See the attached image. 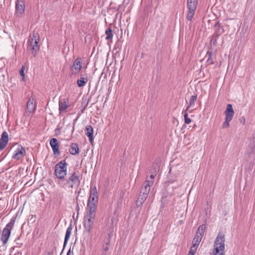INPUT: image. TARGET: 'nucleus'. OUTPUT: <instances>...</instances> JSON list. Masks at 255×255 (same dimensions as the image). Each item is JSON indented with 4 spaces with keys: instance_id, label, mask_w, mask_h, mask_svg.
<instances>
[{
    "instance_id": "27",
    "label": "nucleus",
    "mask_w": 255,
    "mask_h": 255,
    "mask_svg": "<svg viewBox=\"0 0 255 255\" xmlns=\"http://www.w3.org/2000/svg\"><path fill=\"white\" fill-rule=\"evenodd\" d=\"M105 34L106 35V39L110 40L112 39L113 37V31L111 27H108L105 31Z\"/></svg>"
},
{
    "instance_id": "29",
    "label": "nucleus",
    "mask_w": 255,
    "mask_h": 255,
    "mask_svg": "<svg viewBox=\"0 0 255 255\" xmlns=\"http://www.w3.org/2000/svg\"><path fill=\"white\" fill-rule=\"evenodd\" d=\"M195 10H192V9H188V12L187 13V19L191 21L193 19V17L194 15Z\"/></svg>"
},
{
    "instance_id": "23",
    "label": "nucleus",
    "mask_w": 255,
    "mask_h": 255,
    "mask_svg": "<svg viewBox=\"0 0 255 255\" xmlns=\"http://www.w3.org/2000/svg\"><path fill=\"white\" fill-rule=\"evenodd\" d=\"M202 237H201V235H199L198 234H196L195 236L194 237L193 240V245L194 246V247H198L200 243L201 242Z\"/></svg>"
},
{
    "instance_id": "44",
    "label": "nucleus",
    "mask_w": 255,
    "mask_h": 255,
    "mask_svg": "<svg viewBox=\"0 0 255 255\" xmlns=\"http://www.w3.org/2000/svg\"><path fill=\"white\" fill-rule=\"evenodd\" d=\"M254 148H255V145H254V146H253V148H252V151H254Z\"/></svg>"
},
{
    "instance_id": "34",
    "label": "nucleus",
    "mask_w": 255,
    "mask_h": 255,
    "mask_svg": "<svg viewBox=\"0 0 255 255\" xmlns=\"http://www.w3.org/2000/svg\"><path fill=\"white\" fill-rule=\"evenodd\" d=\"M24 69H25V67L24 66H22L21 69L20 70V71H19L20 75L22 77V79L23 81L24 80Z\"/></svg>"
},
{
    "instance_id": "37",
    "label": "nucleus",
    "mask_w": 255,
    "mask_h": 255,
    "mask_svg": "<svg viewBox=\"0 0 255 255\" xmlns=\"http://www.w3.org/2000/svg\"><path fill=\"white\" fill-rule=\"evenodd\" d=\"M212 52L208 51L207 52L206 56L208 57V59H211L212 58Z\"/></svg>"
},
{
    "instance_id": "26",
    "label": "nucleus",
    "mask_w": 255,
    "mask_h": 255,
    "mask_svg": "<svg viewBox=\"0 0 255 255\" xmlns=\"http://www.w3.org/2000/svg\"><path fill=\"white\" fill-rule=\"evenodd\" d=\"M206 227L205 225L202 224V225H200L197 230L196 234H197V235L198 234L199 235H201V237H203V236L204 234V233L206 231Z\"/></svg>"
},
{
    "instance_id": "24",
    "label": "nucleus",
    "mask_w": 255,
    "mask_h": 255,
    "mask_svg": "<svg viewBox=\"0 0 255 255\" xmlns=\"http://www.w3.org/2000/svg\"><path fill=\"white\" fill-rule=\"evenodd\" d=\"M109 237L107 239L106 242L103 245V252L107 253L109 249L110 244L111 243V236L108 235Z\"/></svg>"
},
{
    "instance_id": "20",
    "label": "nucleus",
    "mask_w": 255,
    "mask_h": 255,
    "mask_svg": "<svg viewBox=\"0 0 255 255\" xmlns=\"http://www.w3.org/2000/svg\"><path fill=\"white\" fill-rule=\"evenodd\" d=\"M69 152L72 155H76L79 152L78 145L76 143H72L69 149Z\"/></svg>"
},
{
    "instance_id": "25",
    "label": "nucleus",
    "mask_w": 255,
    "mask_h": 255,
    "mask_svg": "<svg viewBox=\"0 0 255 255\" xmlns=\"http://www.w3.org/2000/svg\"><path fill=\"white\" fill-rule=\"evenodd\" d=\"M83 225L86 232H87L88 233H90L92 232L93 224L84 221Z\"/></svg>"
},
{
    "instance_id": "38",
    "label": "nucleus",
    "mask_w": 255,
    "mask_h": 255,
    "mask_svg": "<svg viewBox=\"0 0 255 255\" xmlns=\"http://www.w3.org/2000/svg\"><path fill=\"white\" fill-rule=\"evenodd\" d=\"M208 64H213L214 61L212 58L211 59H207V60L206 61Z\"/></svg>"
},
{
    "instance_id": "14",
    "label": "nucleus",
    "mask_w": 255,
    "mask_h": 255,
    "mask_svg": "<svg viewBox=\"0 0 255 255\" xmlns=\"http://www.w3.org/2000/svg\"><path fill=\"white\" fill-rule=\"evenodd\" d=\"M216 28L215 31L213 35V37H219L224 32V29L223 26H221L219 22H216L214 25Z\"/></svg>"
},
{
    "instance_id": "19",
    "label": "nucleus",
    "mask_w": 255,
    "mask_h": 255,
    "mask_svg": "<svg viewBox=\"0 0 255 255\" xmlns=\"http://www.w3.org/2000/svg\"><path fill=\"white\" fill-rule=\"evenodd\" d=\"M88 81V76L87 74H85L83 75V77H82V75L81 76L80 78L78 79L77 83L78 87H82L85 86Z\"/></svg>"
},
{
    "instance_id": "32",
    "label": "nucleus",
    "mask_w": 255,
    "mask_h": 255,
    "mask_svg": "<svg viewBox=\"0 0 255 255\" xmlns=\"http://www.w3.org/2000/svg\"><path fill=\"white\" fill-rule=\"evenodd\" d=\"M95 219V217L85 216L84 221L87 222L88 223H91L92 224H94Z\"/></svg>"
},
{
    "instance_id": "1",
    "label": "nucleus",
    "mask_w": 255,
    "mask_h": 255,
    "mask_svg": "<svg viewBox=\"0 0 255 255\" xmlns=\"http://www.w3.org/2000/svg\"><path fill=\"white\" fill-rule=\"evenodd\" d=\"M225 242L224 235L219 233L214 244L213 255H224Z\"/></svg>"
},
{
    "instance_id": "12",
    "label": "nucleus",
    "mask_w": 255,
    "mask_h": 255,
    "mask_svg": "<svg viewBox=\"0 0 255 255\" xmlns=\"http://www.w3.org/2000/svg\"><path fill=\"white\" fill-rule=\"evenodd\" d=\"M8 142V135L6 131H3L0 138V150H3Z\"/></svg>"
},
{
    "instance_id": "8",
    "label": "nucleus",
    "mask_w": 255,
    "mask_h": 255,
    "mask_svg": "<svg viewBox=\"0 0 255 255\" xmlns=\"http://www.w3.org/2000/svg\"><path fill=\"white\" fill-rule=\"evenodd\" d=\"M98 201V195L97 187L94 186L91 188L90 193V196L89 197L87 205L97 206V204Z\"/></svg>"
},
{
    "instance_id": "41",
    "label": "nucleus",
    "mask_w": 255,
    "mask_h": 255,
    "mask_svg": "<svg viewBox=\"0 0 255 255\" xmlns=\"http://www.w3.org/2000/svg\"><path fill=\"white\" fill-rule=\"evenodd\" d=\"M55 132H56V133H57L58 132L59 133L60 132V129L56 128L55 129Z\"/></svg>"
},
{
    "instance_id": "13",
    "label": "nucleus",
    "mask_w": 255,
    "mask_h": 255,
    "mask_svg": "<svg viewBox=\"0 0 255 255\" xmlns=\"http://www.w3.org/2000/svg\"><path fill=\"white\" fill-rule=\"evenodd\" d=\"M50 145L53 150L54 154H60L59 143L56 138H51L50 140Z\"/></svg>"
},
{
    "instance_id": "28",
    "label": "nucleus",
    "mask_w": 255,
    "mask_h": 255,
    "mask_svg": "<svg viewBox=\"0 0 255 255\" xmlns=\"http://www.w3.org/2000/svg\"><path fill=\"white\" fill-rule=\"evenodd\" d=\"M197 100V95H192L190 100L189 105L187 106L186 111L188 110L190 107L194 106L195 101Z\"/></svg>"
},
{
    "instance_id": "3",
    "label": "nucleus",
    "mask_w": 255,
    "mask_h": 255,
    "mask_svg": "<svg viewBox=\"0 0 255 255\" xmlns=\"http://www.w3.org/2000/svg\"><path fill=\"white\" fill-rule=\"evenodd\" d=\"M148 183L149 181H147V182H144L142 184L138 198L136 201V205L137 207L142 206L148 196L151 186ZM149 183L150 182H149Z\"/></svg>"
},
{
    "instance_id": "39",
    "label": "nucleus",
    "mask_w": 255,
    "mask_h": 255,
    "mask_svg": "<svg viewBox=\"0 0 255 255\" xmlns=\"http://www.w3.org/2000/svg\"><path fill=\"white\" fill-rule=\"evenodd\" d=\"M253 166H254V163H253V162H250V167H249V168H250L251 169H252L253 168Z\"/></svg>"
},
{
    "instance_id": "35",
    "label": "nucleus",
    "mask_w": 255,
    "mask_h": 255,
    "mask_svg": "<svg viewBox=\"0 0 255 255\" xmlns=\"http://www.w3.org/2000/svg\"><path fill=\"white\" fill-rule=\"evenodd\" d=\"M241 123L243 124V125H245L246 124V118L244 117H242L239 120Z\"/></svg>"
},
{
    "instance_id": "4",
    "label": "nucleus",
    "mask_w": 255,
    "mask_h": 255,
    "mask_svg": "<svg viewBox=\"0 0 255 255\" xmlns=\"http://www.w3.org/2000/svg\"><path fill=\"white\" fill-rule=\"evenodd\" d=\"M67 165L65 159L55 165L54 174L58 179H63L65 177L67 174Z\"/></svg>"
},
{
    "instance_id": "17",
    "label": "nucleus",
    "mask_w": 255,
    "mask_h": 255,
    "mask_svg": "<svg viewBox=\"0 0 255 255\" xmlns=\"http://www.w3.org/2000/svg\"><path fill=\"white\" fill-rule=\"evenodd\" d=\"M85 134L87 135V136L89 138V140L91 143L92 144L94 141V136H93V128L90 125H88L85 128Z\"/></svg>"
},
{
    "instance_id": "22",
    "label": "nucleus",
    "mask_w": 255,
    "mask_h": 255,
    "mask_svg": "<svg viewBox=\"0 0 255 255\" xmlns=\"http://www.w3.org/2000/svg\"><path fill=\"white\" fill-rule=\"evenodd\" d=\"M72 230V227L71 226V225H70L66 230V235H65V239H64V247H65V246L66 245V244L67 243V242H68V241L70 237V235L71 234Z\"/></svg>"
},
{
    "instance_id": "7",
    "label": "nucleus",
    "mask_w": 255,
    "mask_h": 255,
    "mask_svg": "<svg viewBox=\"0 0 255 255\" xmlns=\"http://www.w3.org/2000/svg\"><path fill=\"white\" fill-rule=\"evenodd\" d=\"M39 41V35L38 32L34 31L30 39V50L34 56H35L37 52L39 49L38 45Z\"/></svg>"
},
{
    "instance_id": "5",
    "label": "nucleus",
    "mask_w": 255,
    "mask_h": 255,
    "mask_svg": "<svg viewBox=\"0 0 255 255\" xmlns=\"http://www.w3.org/2000/svg\"><path fill=\"white\" fill-rule=\"evenodd\" d=\"M14 223L15 220L13 219H11L10 221L6 225L2 230L0 240L2 241L3 246H5L7 243L11 234V231L13 228Z\"/></svg>"
},
{
    "instance_id": "45",
    "label": "nucleus",
    "mask_w": 255,
    "mask_h": 255,
    "mask_svg": "<svg viewBox=\"0 0 255 255\" xmlns=\"http://www.w3.org/2000/svg\"><path fill=\"white\" fill-rule=\"evenodd\" d=\"M169 186H170V184H168L167 185V187H169Z\"/></svg>"
},
{
    "instance_id": "31",
    "label": "nucleus",
    "mask_w": 255,
    "mask_h": 255,
    "mask_svg": "<svg viewBox=\"0 0 255 255\" xmlns=\"http://www.w3.org/2000/svg\"><path fill=\"white\" fill-rule=\"evenodd\" d=\"M197 248V247H194V246L192 245L187 255H194L196 253Z\"/></svg>"
},
{
    "instance_id": "33",
    "label": "nucleus",
    "mask_w": 255,
    "mask_h": 255,
    "mask_svg": "<svg viewBox=\"0 0 255 255\" xmlns=\"http://www.w3.org/2000/svg\"><path fill=\"white\" fill-rule=\"evenodd\" d=\"M184 118L185 124H189L191 122V120L188 117V114L187 113H185L184 114Z\"/></svg>"
},
{
    "instance_id": "42",
    "label": "nucleus",
    "mask_w": 255,
    "mask_h": 255,
    "mask_svg": "<svg viewBox=\"0 0 255 255\" xmlns=\"http://www.w3.org/2000/svg\"><path fill=\"white\" fill-rule=\"evenodd\" d=\"M101 255H108L107 253L103 252Z\"/></svg>"
},
{
    "instance_id": "40",
    "label": "nucleus",
    "mask_w": 255,
    "mask_h": 255,
    "mask_svg": "<svg viewBox=\"0 0 255 255\" xmlns=\"http://www.w3.org/2000/svg\"><path fill=\"white\" fill-rule=\"evenodd\" d=\"M67 255H71V250H70V249L68 251V252L67 253Z\"/></svg>"
},
{
    "instance_id": "9",
    "label": "nucleus",
    "mask_w": 255,
    "mask_h": 255,
    "mask_svg": "<svg viewBox=\"0 0 255 255\" xmlns=\"http://www.w3.org/2000/svg\"><path fill=\"white\" fill-rule=\"evenodd\" d=\"M25 4L22 0H17L15 4L16 14L18 16H21L24 12Z\"/></svg>"
},
{
    "instance_id": "30",
    "label": "nucleus",
    "mask_w": 255,
    "mask_h": 255,
    "mask_svg": "<svg viewBox=\"0 0 255 255\" xmlns=\"http://www.w3.org/2000/svg\"><path fill=\"white\" fill-rule=\"evenodd\" d=\"M154 177L155 175L154 174H151L150 176H147L145 182H147V181H149L151 182V183L149 182V184L151 186H152L154 182Z\"/></svg>"
},
{
    "instance_id": "2",
    "label": "nucleus",
    "mask_w": 255,
    "mask_h": 255,
    "mask_svg": "<svg viewBox=\"0 0 255 255\" xmlns=\"http://www.w3.org/2000/svg\"><path fill=\"white\" fill-rule=\"evenodd\" d=\"M64 181L65 182L64 186L65 188L72 189L78 187L81 181L79 171L74 170Z\"/></svg>"
},
{
    "instance_id": "43",
    "label": "nucleus",
    "mask_w": 255,
    "mask_h": 255,
    "mask_svg": "<svg viewBox=\"0 0 255 255\" xmlns=\"http://www.w3.org/2000/svg\"><path fill=\"white\" fill-rule=\"evenodd\" d=\"M86 106L84 107V108H83V109L82 110V113H83V112H84V111L85 110V109H86Z\"/></svg>"
},
{
    "instance_id": "21",
    "label": "nucleus",
    "mask_w": 255,
    "mask_h": 255,
    "mask_svg": "<svg viewBox=\"0 0 255 255\" xmlns=\"http://www.w3.org/2000/svg\"><path fill=\"white\" fill-rule=\"evenodd\" d=\"M197 0H187V8L196 10L197 8Z\"/></svg>"
},
{
    "instance_id": "10",
    "label": "nucleus",
    "mask_w": 255,
    "mask_h": 255,
    "mask_svg": "<svg viewBox=\"0 0 255 255\" xmlns=\"http://www.w3.org/2000/svg\"><path fill=\"white\" fill-rule=\"evenodd\" d=\"M25 154V150L24 148L22 146L18 145V147L15 151L12 157L13 159L19 160L24 157Z\"/></svg>"
},
{
    "instance_id": "16",
    "label": "nucleus",
    "mask_w": 255,
    "mask_h": 255,
    "mask_svg": "<svg viewBox=\"0 0 255 255\" xmlns=\"http://www.w3.org/2000/svg\"><path fill=\"white\" fill-rule=\"evenodd\" d=\"M27 109L29 113H32L35 110L36 105L35 102L34 98L31 97L29 99L27 102Z\"/></svg>"
},
{
    "instance_id": "6",
    "label": "nucleus",
    "mask_w": 255,
    "mask_h": 255,
    "mask_svg": "<svg viewBox=\"0 0 255 255\" xmlns=\"http://www.w3.org/2000/svg\"><path fill=\"white\" fill-rule=\"evenodd\" d=\"M234 113L232 105L230 104H228L225 111L226 118L225 121L222 125L223 128H226L230 127V122L232 120Z\"/></svg>"
},
{
    "instance_id": "11",
    "label": "nucleus",
    "mask_w": 255,
    "mask_h": 255,
    "mask_svg": "<svg viewBox=\"0 0 255 255\" xmlns=\"http://www.w3.org/2000/svg\"><path fill=\"white\" fill-rule=\"evenodd\" d=\"M71 70L75 71V74L79 73L82 69V59L78 57L73 62L71 67Z\"/></svg>"
},
{
    "instance_id": "36",
    "label": "nucleus",
    "mask_w": 255,
    "mask_h": 255,
    "mask_svg": "<svg viewBox=\"0 0 255 255\" xmlns=\"http://www.w3.org/2000/svg\"><path fill=\"white\" fill-rule=\"evenodd\" d=\"M213 45L216 46L217 44V39L218 37H213Z\"/></svg>"
},
{
    "instance_id": "15",
    "label": "nucleus",
    "mask_w": 255,
    "mask_h": 255,
    "mask_svg": "<svg viewBox=\"0 0 255 255\" xmlns=\"http://www.w3.org/2000/svg\"><path fill=\"white\" fill-rule=\"evenodd\" d=\"M97 206L88 205L87 207V213L85 216L87 217H96Z\"/></svg>"
},
{
    "instance_id": "18",
    "label": "nucleus",
    "mask_w": 255,
    "mask_h": 255,
    "mask_svg": "<svg viewBox=\"0 0 255 255\" xmlns=\"http://www.w3.org/2000/svg\"><path fill=\"white\" fill-rule=\"evenodd\" d=\"M68 100L67 99H63L62 100H60L59 102V110L60 112L64 111L66 110L68 106Z\"/></svg>"
}]
</instances>
